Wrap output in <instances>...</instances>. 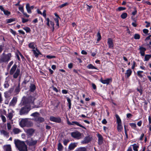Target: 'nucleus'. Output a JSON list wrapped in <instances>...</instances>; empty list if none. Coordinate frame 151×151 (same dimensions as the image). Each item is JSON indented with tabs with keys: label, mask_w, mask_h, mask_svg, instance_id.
<instances>
[{
	"label": "nucleus",
	"mask_w": 151,
	"mask_h": 151,
	"mask_svg": "<svg viewBox=\"0 0 151 151\" xmlns=\"http://www.w3.org/2000/svg\"><path fill=\"white\" fill-rule=\"evenodd\" d=\"M14 144L19 151H27V147L24 142L15 139Z\"/></svg>",
	"instance_id": "1"
},
{
	"label": "nucleus",
	"mask_w": 151,
	"mask_h": 151,
	"mask_svg": "<svg viewBox=\"0 0 151 151\" xmlns=\"http://www.w3.org/2000/svg\"><path fill=\"white\" fill-rule=\"evenodd\" d=\"M17 65L14 64L12 67L9 72L11 75H13V78H17L20 73V69L17 68Z\"/></svg>",
	"instance_id": "2"
},
{
	"label": "nucleus",
	"mask_w": 151,
	"mask_h": 151,
	"mask_svg": "<svg viewBox=\"0 0 151 151\" xmlns=\"http://www.w3.org/2000/svg\"><path fill=\"white\" fill-rule=\"evenodd\" d=\"M12 56L11 53H9L6 54L4 52H3L1 56L0 63L3 62L7 63L8 62L11 60Z\"/></svg>",
	"instance_id": "3"
},
{
	"label": "nucleus",
	"mask_w": 151,
	"mask_h": 151,
	"mask_svg": "<svg viewBox=\"0 0 151 151\" xmlns=\"http://www.w3.org/2000/svg\"><path fill=\"white\" fill-rule=\"evenodd\" d=\"M19 125L22 127H30L32 126V122L29 121L27 118L22 119L19 122Z\"/></svg>",
	"instance_id": "4"
},
{
	"label": "nucleus",
	"mask_w": 151,
	"mask_h": 151,
	"mask_svg": "<svg viewBox=\"0 0 151 151\" xmlns=\"http://www.w3.org/2000/svg\"><path fill=\"white\" fill-rule=\"evenodd\" d=\"M35 99L34 97L29 96L26 99L24 102V103L25 104L28 106H30L32 108H35L34 106V101Z\"/></svg>",
	"instance_id": "5"
},
{
	"label": "nucleus",
	"mask_w": 151,
	"mask_h": 151,
	"mask_svg": "<svg viewBox=\"0 0 151 151\" xmlns=\"http://www.w3.org/2000/svg\"><path fill=\"white\" fill-rule=\"evenodd\" d=\"M31 108H32L30 106H28L26 104L24 107H22L20 110L19 111L20 115H23L27 114Z\"/></svg>",
	"instance_id": "6"
},
{
	"label": "nucleus",
	"mask_w": 151,
	"mask_h": 151,
	"mask_svg": "<svg viewBox=\"0 0 151 151\" xmlns=\"http://www.w3.org/2000/svg\"><path fill=\"white\" fill-rule=\"evenodd\" d=\"M71 135L73 137L77 139H80L81 135V133L78 131L71 132Z\"/></svg>",
	"instance_id": "7"
},
{
	"label": "nucleus",
	"mask_w": 151,
	"mask_h": 151,
	"mask_svg": "<svg viewBox=\"0 0 151 151\" xmlns=\"http://www.w3.org/2000/svg\"><path fill=\"white\" fill-rule=\"evenodd\" d=\"M37 140H34L32 138L30 139H28L26 141L27 144L29 146H33L36 145L37 142Z\"/></svg>",
	"instance_id": "8"
},
{
	"label": "nucleus",
	"mask_w": 151,
	"mask_h": 151,
	"mask_svg": "<svg viewBox=\"0 0 151 151\" xmlns=\"http://www.w3.org/2000/svg\"><path fill=\"white\" fill-rule=\"evenodd\" d=\"M35 132V130L32 128H30L25 130V132L27 134L28 137H29L32 136Z\"/></svg>",
	"instance_id": "9"
},
{
	"label": "nucleus",
	"mask_w": 151,
	"mask_h": 151,
	"mask_svg": "<svg viewBox=\"0 0 151 151\" xmlns=\"http://www.w3.org/2000/svg\"><path fill=\"white\" fill-rule=\"evenodd\" d=\"M50 119L51 121L57 123H59L61 122V119L60 117H55L53 116H51L50 117Z\"/></svg>",
	"instance_id": "10"
},
{
	"label": "nucleus",
	"mask_w": 151,
	"mask_h": 151,
	"mask_svg": "<svg viewBox=\"0 0 151 151\" xmlns=\"http://www.w3.org/2000/svg\"><path fill=\"white\" fill-rule=\"evenodd\" d=\"M100 81L104 84H109L110 82H111V78H107L106 80H104L101 78L100 80Z\"/></svg>",
	"instance_id": "11"
},
{
	"label": "nucleus",
	"mask_w": 151,
	"mask_h": 151,
	"mask_svg": "<svg viewBox=\"0 0 151 151\" xmlns=\"http://www.w3.org/2000/svg\"><path fill=\"white\" fill-rule=\"evenodd\" d=\"M107 43L109 47L110 48H113L114 47V44L113 40L111 38H109L108 40Z\"/></svg>",
	"instance_id": "12"
},
{
	"label": "nucleus",
	"mask_w": 151,
	"mask_h": 151,
	"mask_svg": "<svg viewBox=\"0 0 151 151\" xmlns=\"http://www.w3.org/2000/svg\"><path fill=\"white\" fill-rule=\"evenodd\" d=\"M17 101V98L16 97H14L10 102L9 105L12 106H14Z\"/></svg>",
	"instance_id": "13"
},
{
	"label": "nucleus",
	"mask_w": 151,
	"mask_h": 151,
	"mask_svg": "<svg viewBox=\"0 0 151 151\" xmlns=\"http://www.w3.org/2000/svg\"><path fill=\"white\" fill-rule=\"evenodd\" d=\"M32 51L33 52L34 55L36 58H37L38 57L39 55L41 54L40 52L37 48L36 50H32Z\"/></svg>",
	"instance_id": "14"
},
{
	"label": "nucleus",
	"mask_w": 151,
	"mask_h": 151,
	"mask_svg": "<svg viewBox=\"0 0 151 151\" xmlns=\"http://www.w3.org/2000/svg\"><path fill=\"white\" fill-rule=\"evenodd\" d=\"M34 119L36 122H43L44 120L43 118L40 117L39 116L36 118H34Z\"/></svg>",
	"instance_id": "15"
},
{
	"label": "nucleus",
	"mask_w": 151,
	"mask_h": 151,
	"mask_svg": "<svg viewBox=\"0 0 151 151\" xmlns=\"http://www.w3.org/2000/svg\"><path fill=\"white\" fill-rule=\"evenodd\" d=\"M140 50V53L142 56H144L145 55V52L146 50V49L145 48L140 47L139 48Z\"/></svg>",
	"instance_id": "16"
},
{
	"label": "nucleus",
	"mask_w": 151,
	"mask_h": 151,
	"mask_svg": "<svg viewBox=\"0 0 151 151\" xmlns=\"http://www.w3.org/2000/svg\"><path fill=\"white\" fill-rule=\"evenodd\" d=\"M28 46L30 48L34 50L35 48L36 45L34 42H32L28 44Z\"/></svg>",
	"instance_id": "17"
},
{
	"label": "nucleus",
	"mask_w": 151,
	"mask_h": 151,
	"mask_svg": "<svg viewBox=\"0 0 151 151\" xmlns=\"http://www.w3.org/2000/svg\"><path fill=\"white\" fill-rule=\"evenodd\" d=\"M13 132L14 134H17L20 132L21 130L18 128H14L13 129Z\"/></svg>",
	"instance_id": "18"
},
{
	"label": "nucleus",
	"mask_w": 151,
	"mask_h": 151,
	"mask_svg": "<svg viewBox=\"0 0 151 151\" xmlns=\"http://www.w3.org/2000/svg\"><path fill=\"white\" fill-rule=\"evenodd\" d=\"M90 137H85L83 141V143H87L90 141Z\"/></svg>",
	"instance_id": "19"
},
{
	"label": "nucleus",
	"mask_w": 151,
	"mask_h": 151,
	"mask_svg": "<svg viewBox=\"0 0 151 151\" xmlns=\"http://www.w3.org/2000/svg\"><path fill=\"white\" fill-rule=\"evenodd\" d=\"M72 123H73V124H74V125L76 124V125H77V126H79L80 127H82L83 129H86V128L84 127L82 125L80 124L79 122H77L73 121V122H72Z\"/></svg>",
	"instance_id": "20"
},
{
	"label": "nucleus",
	"mask_w": 151,
	"mask_h": 151,
	"mask_svg": "<svg viewBox=\"0 0 151 151\" xmlns=\"http://www.w3.org/2000/svg\"><path fill=\"white\" fill-rule=\"evenodd\" d=\"M4 150L5 151H12L10 145H8L4 146Z\"/></svg>",
	"instance_id": "21"
},
{
	"label": "nucleus",
	"mask_w": 151,
	"mask_h": 151,
	"mask_svg": "<svg viewBox=\"0 0 151 151\" xmlns=\"http://www.w3.org/2000/svg\"><path fill=\"white\" fill-rule=\"evenodd\" d=\"M116 119L117 123V124H122L121 120L119 115L117 114L116 115Z\"/></svg>",
	"instance_id": "22"
},
{
	"label": "nucleus",
	"mask_w": 151,
	"mask_h": 151,
	"mask_svg": "<svg viewBox=\"0 0 151 151\" xmlns=\"http://www.w3.org/2000/svg\"><path fill=\"white\" fill-rule=\"evenodd\" d=\"M76 146V145L75 143H72L69 145L68 148L70 150H73Z\"/></svg>",
	"instance_id": "23"
},
{
	"label": "nucleus",
	"mask_w": 151,
	"mask_h": 151,
	"mask_svg": "<svg viewBox=\"0 0 151 151\" xmlns=\"http://www.w3.org/2000/svg\"><path fill=\"white\" fill-rule=\"evenodd\" d=\"M26 7L27 12L29 14L31 13V9L30 8L29 4H26Z\"/></svg>",
	"instance_id": "24"
},
{
	"label": "nucleus",
	"mask_w": 151,
	"mask_h": 151,
	"mask_svg": "<svg viewBox=\"0 0 151 151\" xmlns=\"http://www.w3.org/2000/svg\"><path fill=\"white\" fill-rule=\"evenodd\" d=\"M99 142L100 144H101L103 142V139L102 136L101 134H99L98 136Z\"/></svg>",
	"instance_id": "25"
},
{
	"label": "nucleus",
	"mask_w": 151,
	"mask_h": 151,
	"mask_svg": "<svg viewBox=\"0 0 151 151\" xmlns=\"http://www.w3.org/2000/svg\"><path fill=\"white\" fill-rule=\"evenodd\" d=\"M0 133L1 135H3L4 136H7L8 135V133L4 130H1Z\"/></svg>",
	"instance_id": "26"
},
{
	"label": "nucleus",
	"mask_w": 151,
	"mask_h": 151,
	"mask_svg": "<svg viewBox=\"0 0 151 151\" xmlns=\"http://www.w3.org/2000/svg\"><path fill=\"white\" fill-rule=\"evenodd\" d=\"M63 149V147L60 143H59L58 145V149L59 151H62Z\"/></svg>",
	"instance_id": "27"
},
{
	"label": "nucleus",
	"mask_w": 151,
	"mask_h": 151,
	"mask_svg": "<svg viewBox=\"0 0 151 151\" xmlns=\"http://www.w3.org/2000/svg\"><path fill=\"white\" fill-rule=\"evenodd\" d=\"M132 73L131 70L130 69H129L127 70L126 74L127 75V77H129L131 75Z\"/></svg>",
	"instance_id": "28"
},
{
	"label": "nucleus",
	"mask_w": 151,
	"mask_h": 151,
	"mask_svg": "<svg viewBox=\"0 0 151 151\" xmlns=\"http://www.w3.org/2000/svg\"><path fill=\"white\" fill-rule=\"evenodd\" d=\"M117 129L119 132H121L123 129L122 124H117Z\"/></svg>",
	"instance_id": "29"
},
{
	"label": "nucleus",
	"mask_w": 151,
	"mask_h": 151,
	"mask_svg": "<svg viewBox=\"0 0 151 151\" xmlns=\"http://www.w3.org/2000/svg\"><path fill=\"white\" fill-rule=\"evenodd\" d=\"M132 145L133 146V149L134 151H138L139 146L136 144H134Z\"/></svg>",
	"instance_id": "30"
},
{
	"label": "nucleus",
	"mask_w": 151,
	"mask_h": 151,
	"mask_svg": "<svg viewBox=\"0 0 151 151\" xmlns=\"http://www.w3.org/2000/svg\"><path fill=\"white\" fill-rule=\"evenodd\" d=\"M39 114L37 112H35L32 113L31 114V116H33L34 117V118H36L39 116Z\"/></svg>",
	"instance_id": "31"
},
{
	"label": "nucleus",
	"mask_w": 151,
	"mask_h": 151,
	"mask_svg": "<svg viewBox=\"0 0 151 151\" xmlns=\"http://www.w3.org/2000/svg\"><path fill=\"white\" fill-rule=\"evenodd\" d=\"M87 67L88 69H97L96 67H95L93 65L91 64H89L88 65H87Z\"/></svg>",
	"instance_id": "32"
},
{
	"label": "nucleus",
	"mask_w": 151,
	"mask_h": 151,
	"mask_svg": "<svg viewBox=\"0 0 151 151\" xmlns=\"http://www.w3.org/2000/svg\"><path fill=\"white\" fill-rule=\"evenodd\" d=\"M86 149L85 147H81L77 149L75 151H86Z\"/></svg>",
	"instance_id": "33"
},
{
	"label": "nucleus",
	"mask_w": 151,
	"mask_h": 151,
	"mask_svg": "<svg viewBox=\"0 0 151 151\" xmlns=\"http://www.w3.org/2000/svg\"><path fill=\"white\" fill-rule=\"evenodd\" d=\"M67 101L68 104V107L69 109H70L71 108V101L70 99L69 98L67 97Z\"/></svg>",
	"instance_id": "34"
},
{
	"label": "nucleus",
	"mask_w": 151,
	"mask_h": 151,
	"mask_svg": "<svg viewBox=\"0 0 151 151\" xmlns=\"http://www.w3.org/2000/svg\"><path fill=\"white\" fill-rule=\"evenodd\" d=\"M30 91L32 92H33L35 89V86L34 84H32L30 86Z\"/></svg>",
	"instance_id": "35"
},
{
	"label": "nucleus",
	"mask_w": 151,
	"mask_h": 151,
	"mask_svg": "<svg viewBox=\"0 0 151 151\" xmlns=\"http://www.w3.org/2000/svg\"><path fill=\"white\" fill-rule=\"evenodd\" d=\"M151 57V55H146L145 57V60L146 61H148Z\"/></svg>",
	"instance_id": "36"
},
{
	"label": "nucleus",
	"mask_w": 151,
	"mask_h": 151,
	"mask_svg": "<svg viewBox=\"0 0 151 151\" xmlns=\"http://www.w3.org/2000/svg\"><path fill=\"white\" fill-rule=\"evenodd\" d=\"M129 125L131 127L134 129H135L137 126L136 124L134 123H129Z\"/></svg>",
	"instance_id": "37"
},
{
	"label": "nucleus",
	"mask_w": 151,
	"mask_h": 151,
	"mask_svg": "<svg viewBox=\"0 0 151 151\" xmlns=\"http://www.w3.org/2000/svg\"><path fill=\"white\" fill-rule=\"evenodd\" d=\"M15 21V19L14 18H10L6 20L7 23H10Z\"/></svg>",
	"instance_id": "38"
},
{
	"label": "nucleus",
	"mask_w": 151,
	"mask_h": 151,
	"mask_svg": "<svg viewBox=\"0 0 151 151\" xmlns=\"http://www.w3.org/2000/svg\"><path fill=\"white\" fill-rule=\"evenodd\" d=\"M127 13H124L121 15V17L122 19H124L127 17Z\"/></svg>",
	"instance_id": "39"
},
{
	"label": "nucleus",
	"mask_w": 151,
	"mask_h": 151,
	"mask_svg": "<svg viewBox=\"0 0 151 151\" xmlns=\"http://www.w3.org/2000/svg\"><path fill=\"white\" fill-rule=\"evenodd\" d=\"M13 116V114L12 113L10 112L8 114L7 117L9 118V120H11Z\"/></svg>",
	"instance_id": "40"
},
{
	"label": "nucleus",
	"mask_w": 151,
	"mask_h": 151,
	"mask_svg": "<svg viewBox=\"0 0 151 151\" xmlns=\"http://www.w3.org/2000/svg\"><path fill=\"white\" fill-rule=\"evenodd\" d=\"M9 91H6L4 92V96L5 97L7 98H9Z\"/></svg>",
	"instance_id": "41"
},
{
	"label": "nucleus",
	"mask_w": 151,
	"mask_h": 151,
	"mask_svg": "<svg viewBox=\"0 0 151 151\" xmlns=\"http://www.w3.org/2000/svg\"><path fill=\"white\" fill-rule=\"evenodd\" d=\"M134 37L135 39H139L140 38V36L139 34H136L134 35Z\"/></svg>",
	"instance_id": "42"
},
{
	"label": "nucleus",
	"mask_w": 151,
	"mask_h": 151,
	"mask_svg": "<svg viewBox=\"0 0 151 151\" xmlns=\"http://www.w3.org/2000/svg\"><path fill=\"white\" fill-rule=\"evenodd\" d=\"M97 37H98L97 40L98 41H99V40H100L101 39V35H100V33L99 32L97 33Z\"/></svg>",
	"instance_id": "43"
},
{
	"label": "nucleus",
	"mask_w": 151,
	"mask_h": 151,
	"mask_svg": "<svg viewBox=\"0 0 151 151\" xmlns=\"http://www.w3.org/2000/svg\"><path fill=\"white\" fill-rule=\"evenodd\" d=\"M68 5V3H65L64 4H63L59 6V7L61 8L63 7L66 6Z\"/></svg>",
	"instance_id": "44"
},
{
	"label": "nucleus",
	"mask_w": 151,
	"mask_h": 151,
	"mask_svg": "<svg viewBox=\"0 0 151 151\" xmlns=\"http://www.w3.org/2000/svg\"><path fill=\"white\" fill-rule=\"evenodd\" d=\"M3 12L4 14L5 15H9L10 14V12H9L8 10H5Z\"/></svg>",
	"instance_id": "45"
},
{
	"label": "nucleus",
	"mask_w": 151,
	"mask_h": 151,
	"mask_svg": "<svg viewBox=\"0 0 151 151\" xmlns=\"http://www.w3.org/2000/svg\"><path fill=\"white\" fill-rule=\"evenodd\" d=\"M23 29L26 32H29L30 31V28L27 27H24Z\"/></svg>",
	"instance_id": "46"
},
{
	"label": "nucleus",
	"mask_w": 151,
	"mask_h": 151,
	"mask_svg": "<svg viewBox=\"0 0 151 151\" xmlns=\"http://www.w3.org/2000/svg\"><path fill=\"white\" fill-rule=\"evenodd\" d=\"M14 63V62L13 61H11V62H10L9 63V64L8 66H7V69L8 70L9 69L11 66H12V65Z\"/></svg>",
	"instance_id": "47"
},
{
	"label": "nucleus",
	"mask_w": 151,
	"mask_h": 151,
	"mask_svg": "<svg viewBox=\"0 0 151 151\" xmlns=\"http://www.w3.org/2000/svg\"><path fill=\"white\" fill-rule=\"evenodd\" d=\"M9 84L7 81H5L4 84V88H6L9 86Z\"/></svg>",
	"instance_id": "48"
},
{
	"label": "nucleus",
	"mask_w": 151,
	"mask_h": 151,
	"mask_svg": "<svg viewBox=\"0 0 151 151\" xmlns=\"http://www.w3.org/2000/svg\"><path fill=\"white\" fill-rule=\"evenodd\" d=\"M1 117L3 122H5L6 121V118L3 115H1Z\"/></svg>",
	"instance_id": "49"
},
{
	"label": "nucleus",
	"mask_w": 151,
	"mask_h": 151,
	"mask_svg": "<svg viewBox=\"0 0 151 151\" xmlns=\"http://www.w3.org/2000/svg\"><path fill=\"white\" fill-rule=\"evenodd\" d=\"M46 11L45 10H44L42 13V15L44 17L45 19L46 18Z\"/></svg>",
	"instance_id": "50"
},
{
	"label": "nucleus",
	"mask_w": 151,
	"mask_h": 151,
	"mask_svg": "<svg viewBox=\"0 0 151 151\" xmlns=\"http://www.w3.org/2000/svg\"><path fill=\"white\" fill-rule=\"evenodd\" d=\"M58 18H56L54 19V20L56 23V25L58 26H59Z\"/></svg>",
	"instance_id": "51"
},
{
	"label": "nucleus",
	"mask_w": 151,
	"mask_h": 151,
	"mask_svg": "<svg viewBox=\"0 0 151 151\" xmlns=\"http://www.w3.org/2000/svg\"><path fill=\"white\" fill-rule=\"evenodd\" d=\"M69 140L68 139H65L63 141V144L65 145H66Z\"/></svg>",
	"instance_id": "52"
},
{
	"label": "nucleus",
	"mask_w": 151,
	"mask_h": 151,
	"mask_svg": "<svg viewBox=\"0 0 151 151\" xmlns=\"http://www.w3.org/2000/svg\"><path fill=\"white\" fill-rule=\"evenodd\" d=\"M46 58L48 59H50L51 58H55V56L47 55L46 56Z\"/></svg>",
	"instance_id": "53"
},
{
	"label": "nucleus",
	"mask_w": 151,
	"mask_h": 151,
	"mask_svg": "<svg viewBox=\"0 0 151 151\" xmlns=\"http://www.w3.org/2000/svg\"><path fill=\"white\" fill-rule=\"evenodd\" d=\"M10 32L14 35H15L16 34V32L14 30H13L12 29H10Z\"/></svg>",
	"instance_id": "54"
},
{
	"label": "nucleus",
	"mask_w": 151,
	"mask_h": 151,
	"mask_svg": "<svg viewBox=\"0 0 151 151\" xmlns=\"http://www.w3.org/2000/svg\"><path fill=\"white\" fill-rule=\"evenodd\" d=\"M7 127L8 129L10 130L11 129V126L10 123H7Z\"/></svg>",
	"instance_id": "55"
},
{
	"label": "nucleus",
	"mask_w": 151,
	"mask_h": 151,
	"mask_svg": "<svg viewBox=\"0 0 151 151\" xmlns=\"http://www.w3.org/2000/svg\"><path fill=\"white\" fill-rule=\"evenodd\" d=\"M138 76L140 78H142L143 77V75L140 73L138 71L137 72Z\"/></svg>",
	"instance_id": "56"
},
{
	"label": "nucleus",
	"mask_w": 151,
	"mask_h": 151,
	"mask_svg": "<svg viewBox=\"0 0 151 151\" xmlns=\"http://www.w3.org/2000/svg\"><path fill=\"white\" fill-rule=\"evenodd\" d=\"M46 21H47V24L48 26L49 27L50 26L49 22H50V19L48 18H46Z\"/></svg>",
	"instance_id": "57"
},
{
	"label": "nucleus",
	"mask_w": 151,
	"mask_h": 151,
	"mask_svg": "<svg viewBox=\"0 0 151 151\" xmlns=\"http://www.w3.org/2000/svg\"><path fill=\"white\" fill-rule=\"evenodd\" d=\"M142 121L140 120L137 122V125L139 127H140L142 125Z\"/></svg>",
	"instance_id": "58"
},
{
	"label": "nucleus",
	"mask_w": 151,
	"mask_h": 151,
	"mask_svg": "<svg viewBox=\"0 0 151 151\" xmlns=\"http://www.w3.org/2000/svg\"><path fill=\"white\" fill-rule=\"evenodd\" d=\"M68 68L70 69H71L73 67V64L72 63H70L68 64Z\"/></svg>",
	"instance_id": "59"
},
{
	"label": "nucleus",
	"mask_w": 151,
	"mask_h": 151,
	"mask_svg": "<svg viewBox=\"0 0 151 151\" xmlns=\"http://www.w3.org/2000/svg\"><path fill=\"white\" fill-rule=\"evenodd\" d=\"M101 122L102 124H105L107 123V122L105 119H104L102 120Z\"/></svg>",
	"instance_id": "60"
},
{
	"label": "nucleus",
	"mask_w": 151,
	"mask_h": 151,
	"mask_svg": "<svg viewBox=\"0 0 151 151\" xmlns=\"http://www.w3.org/2000/svg\"><path fill=\"white\" fill-rule=\"evenodd\" d=\"M19 10L21 11L23 13L24 9L23 7H20L19 8Z\"/></svg>",
	"instance_id": "61"
},
{
	"label": "nucleus",
	"mask_w": 151,
	"mask_h": 151,
	"mask_svg": "<svg viewBox=\"0 0 151 151\" xmlns=\"http://www.w3.org/2000/svg\"><path fill=\"white\" fill-rule=\"evenodd\" d=\"M28 21V19H24L23 18H22V21L23 23H24L25 22H27Z\"/></svg>",
	"instance_id": "62"
},
{
	"label": "nucleus",
	"mask_w": 151,
	"mask_h": 151,
	"mask_svg": "<svg viewBox=\"0 0 151 151\" xmlns=\"http://www.w3.org/2000/svg\"><path fill=\"white\" fill-rule=\"evenodd\" d=\"M132 115L130 113H128L127 114V117L128 118H129L132 116Z\"/></svg>",
	"instance_id": "63"
},
{
	"label": "nucleus",
	"mask_w": 151,
	"mask_h": 151,
	"mask_svg": "<svg viewBox=\"0 0 151 151\" xmlns=\"http://www.w3.org/2000/svg\"><path fill=\"white\" fill-rule=\"evenodd\" d=\"M143 32L145 34H147L148 32V30L147 29H144L143 30Z\"/></svg>",
	"instance_id": "64"
}]
</instances>
